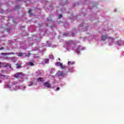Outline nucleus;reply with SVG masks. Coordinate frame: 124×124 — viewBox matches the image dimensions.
Returning a JSON list of instances; mask_svg holds the SVG:
<instances>
[{
    "label": "nucleus",
    "instance_id": "nucleus-1",
    "mask_svg": "<svg viewBox=\"0 0 124 124\" xmlns=\"http://www.w3.org/2000/svg\"><path fill=\"white\" fill-rule=\"evenodd\" d=\"M15 78L16 79H21L19 81H23V78L26 76V75L24 74V73L22 72L16 73L14 75Z\"/></svg>",
    "mask_w": 124,
    "mask_h": 124
},
{
    "label": "nucleus",
    "instance_id": "nucleus-2",
    "mask_svg": "<svg viewBox=\"0 0 124 124\" xmlns=\"http://www.w3.org/2000/svg\"><path fill=\"white\" fill-rule=\"evenodd\" d=\"M107 39H109V41H110L112 42H114V39L113 38L107 36V35H102L101 37L102 41H105V40H106Z\"/></svg>",
    "mask_w": 124,
    "mask_h": 124
},
{
    "label": "nucleus",
    "instance_id": "nucleus-3",
    "mask_svg": "<svg viewBox=\"0 0 124 124\" xmlns=\"http://www.w3.org/2000/svg\"><path fill=\"white\" fill-rule=\"evenodd\" d=\"M56 75H58V76H62L63 77H64L65 76V74L63 73V72L59 71L57 73Z\"/></svg>",
    "mask_w": 124,
    "mask_h": 124
},
{
    "label": "nucleus",
    "instance_id": "nucleus-4",
    "mask_svg": "<svg viewBox=\"0 0 124 124\" xmlns=\"http://www.w3.org/2000/svg\"><path fill=\"white\" fill-rule=\"evenodd\" d=\"M44 86L45 87H46V88H48V89H50L51 88V84L48 82H46L44 83Z\"/></svg>",
    "mask_w": 124,
    "mask_h": 124
},
{
    "label": "nucleus",
    "instance_id": "nucleus-5",
    "mask_svg": "<svg viewBox=\"0 0 124 124\" xmlns=\"http://www.w3.org/2000/svg\"><path fill=\"white\" fill-rule=\"evenodd\" d=\"M26 64L27 65H31V66H33V65H34V64L31 62L26 63Z\"/></svg>",
    "mask_w": 124,
    "mask_h": 124
},
{
    "label": "nucleus",
    "instance_id": "nucleus-6",
    "mask_svg": "<svg viewBox=\"0 0 124 124\" xmlns=\"http://www.w3.org/2000/svg\"><path fill=\"white\" fill-rule=\"evenodd\" d=\"M21 67H22V66H21V64H19V63L16 64V68L19 69V68H21Z\"/></svg>",
    "mask_w": 124,
    "mask_h": 124
},
{
    "label": "nucleus",
    "instance_id": "nucleus-7",
    "mask_svg": "<svg viewBox=\"0 0 124 124\" xmlns=\"http://www.w3.org/2000/svg\"><path fill=\"white\" fill-rule=\"evenodd\" d=\"M25 53H23L22 52H20L17 55V56L18 57H23L24 55L25 56Z\"/></svg>",
    "mask_w": 124,
    "mask_h": 124
},
{
    "label": "nucleus",
    "instance_id": "nucleus-8",
    "mask_svg": "<svg viewBox=\"0 0 124 124\" xmlns=\"http://www.w3.org/2000/svg\"><path fill=\"white\" fill-rule=\"evenodd\" d=\"M25 54V57H30L31 54V51H29V53L28 54L27 53H24Z\"/></svg>",
    "mask_w": 124,
    "mask_h": 124
},
{
    "label": "nucleus",
    "instance_id": "nucleus-9",
    "mask_svg": "<svg viewBox=\"0 0 124 124\" xmlns=\"http://www.w3.org/2000/svg\"><path fill=\"white\" fill-rule=\"evenodd\" d=\"M75 62H71V61H69L68 62V64L70 65V64H74Z\"/></svg>",
    "mask_w": 124,
    "mask_h": 124
},
{
    "label": "nucleus",
    "instance_id": "nucleus-10",
    "mask_svg": "<svg viewBox=\"0 0 124 124\" xmlns=\"http://www.w3.org/2000/svg\"><path fill=\"white\" fill-rule=\"evenodd\" d=\"M77 53L79 54L80 53V46H78L77 49Z\"/></svg>",
    "mask_w": 124,
    "mask_h": 124
},
{
    "label": "nucleus",
    "instance_id": "nucleus-11",
    "mask_svg": "<svg viewBox=\"0 0 124 124\" xmlns=\"http://www.w3.org/2000/svg\"><path fill=\"white\" fill-rule=\"evenodd\" d=\"M61 64L62 63H61L60 62H57L56 63V65H57V66H60Z\"/></svg>",
    "mask_w": 124,
    "mask_h": 124
},
{
    "label": "nucleus",
    "instance_id": "nucleus-12",
    "mask_svg": "<svg viewBox=\"0 0 124 124\" xmlns=\"http://www.w3.org/2000/svg\"><path fill=\"white\" fill-rule=\"evenodd\" d=\"M45 62L46 63H48V62H49V59H45Z\"/></svg>",
    "mask_w": 124,
    "mask_h": 124
},
{
    "label": "nucleus",
    "instance_id": "nucleus-13",
    "mask_svg": "<svg viewBox=\"0 0 124 124\" xmlns=\"http://www.w3.org/2000/svg\"><path fill=\"white\" fill-rule=\"evenodd\" d=\"M37 80L39 81V82H42V78H37Z\"/></svg>",
    "mask_w": 124,
    "mask_h": 124
},
{
    "label": "nucleus",
    "instance_id": "nucleus-14",
    "mask_svg": "<svg viewBox=\"0 0 124 124\" xmlns=\"http://www.w3.org/2000/svg\"><path fill=\"white\" fill-rule=\"evenodd\" d=\"M36 74H37V75H41V73L39 71H37Z\"/></svg>",
    "mask_w": 124,
    "mask_h": 124
},
{
    "label": "nucleus",
    "instance_id": "nucleus-15",
    "mask_svg": "<svg viewBox=\"0 0 124 124\" xmlns=\"http://www.w3.org/2000/svg\"><path fill=\"white\" fill-rule=\"evenodd\" d=\"M49 59H54V55L51 54L49 55Z\"/></svg>",
    "mask_w": 124,
    "mask_h": 124
},
{
    "label": "nucleus",
    "instance_id": "nucleus-16",
    "mask_svg": "<svg viewBox=\"0 0 124 124\" xmlns=\"http://www.w3.org/2000/svg\"><path fill=\"white\" fill-rule=\"evenodd\" d=\"M60 66L62 69H63V65H62V63H61Z\"/></svg>",
    "mask_w": 124,
    "mask_h": 124
},
{
    "label": "nucleus",
    "instance_id": "nucleus-17",
    "mask_svg": "<svg viewBox=\"0 0 124 124\" xmlns=\"http://www.w3.org/2000/svg\"><path fill=\"white\" fill-rule=\"evenodd\" d=\"M8 55H15V53L14 52L8 53Z\"/></svg>",
    "mask_w": 124,
    "mask_h": 124
},
{
    "label": "nucleus",
    "instance_id": "nucleus-18",
    "mask_svg": "<svg viewBox=\"0 0 124 124\" xmlns=\"http://www.w3.org/2000/svg\"><path fill=\"white\" fill-rule=\"evenodd\" d=\"M32 85H33V83H32V82H31L30 84H29L28 86L29 87H31V86Z\"/></svg>",
    "mask_w": 124,
    "mask_h": 124
},
{
    "label": "nucleus",
    "instance_id": "nucleus-19",
    "mask_svg": "<svg viewBox=\"0 0 124 124\" xmlns=\"http://www.w3.org/2000/svg\"><path fill=\"white\" fill-rule=\"evenodd\" d=\"M31 9H29V10L28 11V13H30V14H31Z\"/></svg>",
    "mask_w": 124,
    "mask_h": 124
},
{
    "label": "nucleus",
    "instance_id": "nucleus-20",
    "mask_svg": "<svg viewBox=\"0 0 124 124\" xmlns=\"http://www.w3.org/2000/svg\"><path fill=\"white\" fill-rule=\"evenodd\" d=\"M58 17H59V18H62V15H61V14H60V15H59L58 16Z\"/></svg>",
    "mask_w": 124,
    "mask_h": 124
},
{
    "label": "nucleus",
    "instance_id": "nucleus-21",
    "mask_svg": "<svg viewBox=\"0 0 124 124\" xmlns=\"http://www.w3.org/2000/svg\"><path fill=\"white\" fill-rule=\"evenodd\" d=\"M9 84H11V85H12V86H14L16 85V84H14V83H12V82H10Z\"/></svg>",
    "mask_w": 124,
    "mask_h": 124
},
{
    "label": "nucleus",
    "instance_id": "nucleus-22",
    "mask_svg": "<svg viewBox=\"0 0 124 124\" xmlns=\"http://www.w3.org/2000/svg\"><path fill=\"white\" fill-rule=\"evenodd\" d=\"M16 8L17 9H20V6H16Z\"/></svg>",
    "mask_w": 124,
    "mask_h": 124
},
{
    "label": "nucleus",
    "instance_id": "nucleus-23",
    "mask_svg": "<svg viewBox=\"0 0 124 124\" xmlns=\"http://www.w3.org/2000/svg\"><path fill=\"white\" fill-rule=\"evenodd\" d=\"M1 55H5V56H6L7 54L5 53H1Z\"/></svg>",
    "mask_w": 124,
    "mask_h": 124
},
{
    "label": "nucleus",
    "instance_id": "nucleus-24",
    "mask_svg": "<svg viewBox=\"0 0 124 124\" xmlns=\"http://www.w3.org/2000/svg\"><path fill=\"white\" fill-rule=\"evenodd\" d=\"M0 50H4V47H1V48H0Z\"/></svg>",
    "mask_w": 124,
    "mask_h": 124
},
{
    "label": "nucleus",
    "instance_id": "nucleus-25",
    "mask_svg": "<svg viewBox=\"0 0 124 124\" xmlns=\"http://www.w3.org/2000/svg\"><path fill=\"white\" fill-rule=\"evenodd\" d=\"M7 88H8L9 89H10V88H11V86H9V85H7Z\"/></svg>",
    "mask_w": 124,
    "mask_h": 124
},
{
    "label": "nucleus",
    "instance_id": "nucleus-26",
    "mask_svg": "<svg viewBox=\"0 0 124 124\" xmlns=\"http://www.w3.org/2000/svg\"><path fill=\"white\" fill-rule=\"evenodd\" d=\"M56 90H57V91H60V88H59V87H57V88H56Z\"/></svg>",
    "mask_w": 124,
    "mask_h": 124
},
{
    "label": "nucleus",
    "instance_id": "nucleus-27",
    "mask_svg": "<svg viewBox=\"0 0 124 124\" xmlns=\"http://www.w3.org/2000/svg\"><path fill=\"white\" fill-rule=\"evenodd\" d=\"M1 76H2V77H5L3 75H1Z\"/></svg>",
    "mask_w": 124,
    "mask_h": 124
},
{
    "label": "nucleus",
    "instance_id": "nucleus-28",
    "mask_svg": "<svg viewBox=\"0 0 124 124\" xmlns=\"http://www.w3.org/2000/svg\"><path fill=\"white\" fill-rule=\"evenodd\" d=\"M72 35H73V36H74V33H73V34H72Z\"/></svg>",
    "mask_w": 124,
    "mask_h": 124
},
{
    "label": "nucleus",
    "instance_id": "nucleus-29",
    "mask_svg": "<svg viewBox=\"0 0 124 124\" xmlns=\"http://www.w3.org/2000/svg\"><path fill=\"white\" fill-rule=\"evenodd\" d=\"M59 61H61V59L59 58Z\"/></svg>",
    "mask_w": 124,
    "mask_h": 124
},
{
    "label": "nucleus",
    "instance_id": "nucleus-30",
    "mask_svg": "<svg viewBox=\"0 0 124 124\" xmlns=\"http://www.w3.org/2000/svg\"><path fill=\"white\" fill-rule=\"evenodd\" d=\"M0 64H1V62H0Z\"/></svg>",
    "mask_w": 124,
    "mask_h": 124
}]
</instances>
